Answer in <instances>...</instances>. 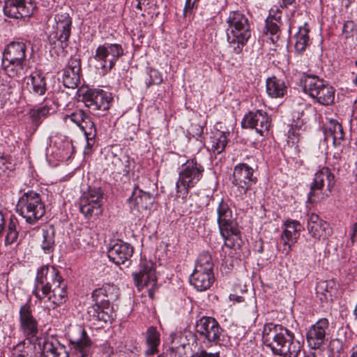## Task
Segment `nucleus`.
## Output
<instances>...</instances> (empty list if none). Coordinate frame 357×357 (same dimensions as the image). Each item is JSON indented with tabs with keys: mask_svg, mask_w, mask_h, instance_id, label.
<instances>
[{
	"mask_svg": "<svg viewBox=\"0 0 357 357\" xmlns=\"http://www.w3.org/2000/svg\"><path fill=\"white\" fill-rule=\"evenodd\" d=\"M197 333L209 343L220 345L222 344V328L213 317H203L196 324Z\"/></svg>",
	"mask_w": 357,
	"mask_h": 357,
	"instance_id": "f8f14e48",
	"label": "nucleus"
},
{
	"mask_svg": "<svg viewBox=\"0 0 357 357\" xmlns=\"http://www.w3.org/2000/svg\"><path fill=\"white\" fill-rule=\"evenodd\" d=\"M42 352L43 357H69L65 347L53 337L43 341Z\"/></svg>",
	"mask_w": 357,
	"mask_h": 357,
	"instance_id": "c85d7f7f",
	"label": "nucleus"
},
{
	"mask_svg": "<svg viewBox=\"0 0 357 357\" xmlns=\"http://www.w3.org/2000/svg\"><path fill=\"white\" fill-rule=\"evenodd\" d=\"M72 25V18L68 13L65 12L56 13L54 17L52 30L49 36L50 43L56 44V42H59L63 47V43H67L69 40Z\"/></svg>",
	"mask_w": 357,
	"mask_h": 357,
	"instance_id": "9d476101",
	"label": "nucleus"
},
{
	"mask_svg": "<svg viewBox=\"0 0 357 357\" xmlns=\"http://www.w3.org/2000/svg\"><path fill=\"white\" fill-rule=\"evenodd\" d=\"M199 0H185V4L183 9L184 16L186 17L188 13H191L194 8H197Z\"/></svg>",
	"mask_w": 357,
	"mask_h": 357,
	"instance_id": "09e8293b",
	"label": "nucleus"
},
{
	"mask_svg": "<svg viewBox=\"0 0 357 357\" xmlns=\"http://www.w3.org/2000/svg\"><path fill=\"white\" fill-rule=\"evenodd\" d=\"M350 357H357V344L351 348Z\"/></svg>",
	"mask_w": 357,
	"mask_h": 357,
	"instance_id": "680f3d73",
	"label": "nucleus"
},
{
	"mask_svg": "<svg viewBox=\"0 0 357 357\" xmlns=\"http://www.w3.org/2000/svg\"><path fill=\"white\" fill-rule=\"evenodd\" d=\"M296 2V0H282L281 7H287Z\"/></svg>",
	"mask_w": 357,
	"mask_h": 357,
	"instance_id": "bf43d9fd",
	"label": "nucleus"
},
{
	"mask_svg": "<svg viewBox=\"0 0 357 357\" xmlns=\"http://www.w3.org/2000/svg\"><path fill=\"white\" fill-rule=\"evenodd\" d=\"M19 330L26 339L37 336L39 331L38 320L33 314L31 305L26 303L19 310Z\"/></svg>",
	"mask_w": 357,
	"mask_h": 357,
	"instance_id": "f3484780",
	"label": "nucleus"
},
{
	"mask_svg": "<svg viewBox=\"0 0 357 357\" xmlns=\"http://www.w3.org/2000/svg\"><path fill=\"white\" fill-rule=\"evenodd\" d=\"M194 357H220L219 353H209L205 350H202L195 354Z\"/></svg>",
	"mask_w": 357,
	"mask_h": 357,
	"instance_id": "6e6d98bb",
	"label": "nucleus"
},
{
	"mask_svg": "<svg viewBox=\"0 0 357 357\" xmlns=\"http://www.w3.org/2000/svg\"><path fill=\"white\" fill-rule=\"evenodd\" d=\"M65 122L70 121L77 125L84 133L87 138L94 137L96 133L95 123L91 117L82 109H77L70 114L64 116Z\"/></svg>",
	"mask_w": 357,
	"mask_h": 357,
	"instance_id": "4be33fe9",
	"label": "nucleus"
},
{
	"mask_svg": "<svg viewBox=\"0 0 357 357\" xmlns=\"http://www.w3.org/2000/svg\"><path fill=\"white\" fill-rule=\"evenodd\" d=\"M335 176L327 167H323L314 174L308 193L310 203L318 202L328 197L335 185Z\"/></svg>",
	"mask_w": 357,
	"mask_h": 357,
	"instance_id": "0eeeda50",
	"label": "nucleus"
},
{
	"mask_svg": "<svg viewBox=\"0 0 357 357\" xmlns=\"http://www.w3.org/2000/svg\"><path fill=\"white\" fill-rule=\"evenodd\" d=\"M267 17L271 18L273 21L282 24V13L279 8L276 7L275 8H271L269 12V15Z\"/></svg>",
	"mask_w": 357,
	"mask_h": 357,
	"instance_id": "de8ad7c7",
	"label": "nucleus"
},
{
	"mask_svg": "<svg viewBox=\"0 0 357 357\" xmlns=\"http://www.w3.org/2000/svg\"><path fill=\"white\" fill-rule=\"evenodd\" d=\"M285 327L280 324L267 323L264 325L262 332V341L264 344L268 347L272 352L275 348L278 339Z\"/></svg>",
	"mask_w": 357,
	"mask_h": 357,
	"instance_id": "cd10ccee",
	"label": "nucleus"
},
{
	"mask_svg": "<svg viewBox=\"0 0 357 357\" xmlns=\"http://www.w3.org/2000/svg\"><path fill=\"white\" fill-rule=\"evenodd\" d=\"M280 336L273 353L283 357H298L301 351V344L295 340L294 333L284 328Z\"/></svg>",
	"mask_w": 357,
	"mask_h": 357,
	"instance_id": "2eb2a0df",
	"label": "nucleus"
},
{
	"mask_svg": "<svg viewBox=\"0 0 357 357\" xmlns=\"http://www.w3.org/2000/svg\"><path fill=\"white\" fill-rule=\"evenodd\" d=\"M160 335L155 327H149L146 333V342L148 348L145 351L146 356H151L158 352V346L160 343Z\"/></svg>",
	"mask_w": 357,
	"mask_h": 357,
	"instance_id": "72a5a7b5",
	"label": "nucleus"
},
{
	"mask_svg": "<svg viewBox=\"0 0 357 357\" xmlns=\"http://www.w3.org/2000/svg\"><path fill=\"white\" fill-rule=\"evenodd\" d=\"M149 0H139V1H137L136 8L138 10H142L143 8H145V7L149 4Z\"/></svg>",
	"mask_w": 357,
	"mask_h": 357,
	"instance_id": "13d9d810",
	"label": "nucleus"
},
{
	"mask_svg": "<svg viewBox=\"0 0 357 357\" xmlns=\"http://www.w3.org/2000/svg\"><path fill=\"white\" fill-rule=\"evenodd\" d=\"M307 229L310 235L315 238H327L331 234V229L328 223L323 220L319 216L314 213L307 215Z\"/></svg>",
	"mask_w": 357,
	"mask_h": 357,
	"instance_id": "b1692460",
	"label": "nucleus"
},
{
	"mask_svg": "<svg viewBox=\"0 0 357 357\" xmlns=\"http://www.w3.org/2000/svg\"><path fill=\"white\" fill-rule=\"evenodd\" d=\"M257 181L253 176V169L245 163H240L235 166L233 172L232 183L243 190V194Z\"/></svg>",
	"mask_w": 357,
	"mask_h": 357,
	"instance_id": "aec40b11",
	"label": "nucleus"
},
{
	"mask_svg": "<svg viewBox=\"0 0 357 357\" xmlns=\"http://www.w3.org/2000/svg\"><path fill=\"white\" fill-rule=\"evenodd\" d=\"M131 208L137 210L139 212L150 211L155 202V197L149 192L135 187L132 195L128 199Z\"/></svg>",
	"mask_w": 357,
	"mask_h": 357,
	"instance_id": "a878e982",
	"label": "nucleus"
},
{
	"mask_svg": "<svg viewBox=\"0 0 357 357\" xmlns=\"http://www.w3.org/2000/svg\"><path fill=\"white\" fill-rule=\"evenodd\" d=\"M133 280L138 290L146 287L149 295L153 297V289L157 285L155 269L152 261H144L140 264L138 272L132 273Z\"/></svg>",
	"mask_w": 357,
	"mask_h": 357,
	"instance_id": "ddd939ff",
	"label": "nucleus"
},
{
	"mask_svg": "<svg viewBox=\"0 0 357 357\" xmlns=\"http://www.w3.org/2000/svg\"><path fill=\"white\" fill-rule=\"evenodd\" d=\"M40 275V278L44 280L47 284L53 289L59 283L64 282L59 271L54 266H44L41 267L37 272Z\"/></svg>",
	"mask_w": 357,
	"mask_h": 357,
	"instance_id": "2f4dec72",
	"label": "nucleus"
},
{
	"mask_svg": "<svg viewBox=\"0 0 357 357\" xmlns=\"http://www.w3.org/2000/svg\"><path fill=\"white\" fill-rule=\"evenodd\" d=\"M112 97L102 90H90L84 96L85 105L96 115H103L110 107Z\"/></svg>",
	"mask_w": 357,
	"mask_h": 357,
	"instance_id": "dca6fc26",
	"label": "nucleus"
},
{
	"mask_svg": "<svg viewBox=\"0 0 357 357\" xmlns=\"http://www.w3.org/2000/svg\"><path fill=\"white\" fill-rule=\"evenodd\" d=\"M337 293V284L333 280H321L317 283L316 294L322 303L332 301Z\"/></svg>",
	"mask_w": 357,
	"mask_h": 357,
	"instance_id": "c756f323",
	"label": "nucleus"
},
{
	"mask_svg": "<svg viewBox=\"0 0 357 357\" xmlns=\"http://www.w3.org/2000/svg\"><path fill=\"white\" fill-rule=\"evenodd\" d=\"M309 28L305 23L303 26H300L298 31L296 33L294 48L297 53H303L309 45Z\"/></svg>",
	"mask_w": 357,
	"mask_h": 357,
	"instance_id": "c9c22d12",
	"label": "nucleus"
},
{
	"mask_svg": "<svg viewBox=\"0 0 357 357\" xmlns=\"http://www.w3.org/2000/svg\"><path fill=\"white\" fill-rule=\"evenodd\" d=\"M282 24L273 21L271 18L267 17L266 20L265 30L266 34L270 33L271 36V40L273 41L274 38L278 39L279 37V33L280 31V26Z\"/></svg>",
	"mask_w": 357,
	"mask_h": 357,
	"instance_id": "c03bdc74",
	"label": "nucleus"
},
{
	"mask_svg": "<svg viewBox=\"0 0 357 357\" xmlns=\"http://www.w3.org/2000/svg\"><path fill=\"white\" fill-rule=\"evenodd\" d=\"M263 250H264V249H263L262 243H260L259 248L257 249V252H259V253H261L263 252Z\"/></svg>",
	"mask_w": 357,
	"mask_h": 357,
	"instance_id": "69168bd1",
	"label": "nucleus"
},
{
	"mask_svg": "<svg viewBox=\"0 0 357 357\" xmlns=\"http://www.w3.org/2000/svg\"><path fill=\"white\" fill-rule=\"evenodd\" d=\"M26 84L29 92L33 95L43 96L47 90L45 77L38 73L31 75Z\"/></svg>",
	"mask_w": 357,
	"mask_h": 357,
	"instance_id": "f704fd0d",
	"label": "nucleus"
},
{
	"mask_svg": "<svg viewBox=\"0 0 357 357\" xmlns=\"http://www.w3.org/2000/svg\"><path fill=\"white\" fill-rule=\"evenodd\" d=\"M354 314L356 317V318H357V304L356 305V307L354 308Z\"/></svg>",
	"mask_w": 357,
	"mask_h": 357,
	"instance_id": "774afa93",
	"label": "nucleus"
},
{
	"mask_svg": "<svg viewBox=\"0 0 357 357\" xmlns=\"http://www.w3.org/2000/svg\"><path fill=\"white\" fill-rule=\"evenodd\" d=\"M36 8L35 0H6L3 13L9 17L22 19L31 16Z\"/></svg>",
	"mask_w": 357,
	"mask_h": 357,
	"instance_id": "a211bd4d",
	"label": "nucleus"
},
{
	"mask_svg": "<svg viewBox=\"0 0 357 357\" xmlns=\"http://www.w3.org/2000/svg\"><path fill=\"white\" fill-rule=\"evenodd\" d=\"M204 171V167L195 158L188 160L183 164L176 183V197L184 199L189 190L202 179Z\"/></svg>",
	"mask_w": 357,
	"mask_h": 357,
	"instance_id": "39448f33",
	"label": "nucleus"
},
{
	"mask_svg": "<svg viewBox=\"0 0 357 357\" xmlns=\"http://www.w3.org/2000/svg\"><path fill=\"white\" fill-rule=\"evenodd\" d=\"M356 25L353 21H347L342 27V32L346 35V37H349L351 33L354 31Z\"/></svg>",
	"mask_w": 357,
	"mask_h": 357,
	"instance_id": "8fccbe9b",
	"label": "nucleus"
},
{
	"mask_svg": "<svg viewBox=\"0 0 357 357\" xmlns=\"http://www.w3.org/2000/svg\"><path fill=\"white\" fill-rule=\"evenodd\" d=\"M356 238H357V222L354 223L351 227V234L350 238L352 243H354Z\"/></svg>",
	"mask_w": 357,
	"mask_h": 357,
	"instance_id": "4d7b16f0",
	"label": "nucleus"
},
{
	"mask_svg": "<svg viewBox=\"0 0 357 357\" xmlns=\"http://www.w3.org/2000/svg\"><path fill=\"white\" fill-rule=\"evenodd\" d=\"M28 357H40V355L39 353H34L33 355L28 356Z\"/></svg>",
	"mask_w": 357,
	"mask_h": 357,
	"instance_id": "338daca9",
	"label": "nucleus"
},
{
	"mask_svg": "<svg viewBox=\"0 0 357 357\" xmlns=\"http://www.w3.org/2000/svg\"><path fill=\"white\" fill-rule=\"evenodd\" d=\"M168 351L169 352L170 357H176L175 349L174 347L170 348ZM158 357H165L164 355H160Z\"/></svg>",
	"mask_w": 357,
	"mask_h": 357,
	"instance_id": "052dcab7",
	"label": "nucleus"
},
{
	"mask_svg": "<svg viewBox=\"0 0 357 357\" xmlns=\"http://www.w3.org/2000/svg\"><path fill=\"white\" fill-rule=\"evenodd\" d=\"M242 126L246 128H254L257 132L264 135L268 131L271 126V119L266 112L261 110L250 112L245 115L241 122Z\"/></svg>",
	"mask_w": 357,
	"mask_h": 357,
	"instance_id": "412c9836",
	"label": "nucleus"
},
{
	"mask_svg": "<svg viewBox=\"0 0 357 357\" xmlns=\"http://www.w3.org/2000/svg\"><path fill=\"white\" fill-rule=\"evenodd\" d=\"M284 229L280 235L283 243V252L289 255L292 246L297 242L300 236L301 225L298 221L295 220H287L284 223Z\"/></svg>",
	"mask_w": 357,
	"mask_h": 357,
	"instance_id": "5701e85b",
	"label": "nucleus"
},
{
	"mask_svg": "<svg viewBox=\"0 0 357 357\" xmlns=\"http://www.w3.org/2000/svg\"><path fill=\"white\" fill-rule=\"evenodd\" d=\"M119 170H122L123 172H128V165H125V167H119Z\"/></svg>",
	"mask_w": 357,
	"mask_h": 357,
	"instance_id": "0e129e2a",
	"label": "nucleus"
},
{
	"mask_svg": "<svg viewBox=\"0 0 357 357\" xmlns=\"http://www.w3.org/2000/svg\"><path fill=\"white\" fill-rule=\"evenodd\" d=\"M133 254V248L121 241H116L107 249V257L116 265L124 264L129 261Z\"/></svg>",
	"mask_w": 357,
	"mask_h": 357,
	"instance_id": "393cba45",
	"label": "nucleus"
},
{
	"mask_svg": "<svg viewBox=\"0 0 357 357\" xmlns=\"http://www.w3.org/2000/svg\"><path fill=\"white\" fill-rule=\"evenodd\" d=\"M81 62L80 59L71 57L63 70V85L69 89H75L80 83Z\"/></svg>",
	"mask_w": 357,
	"mask_h": 357,
	"instance_id": "bb28decb",
	"label": "nucleus"
},
{
	"mask_svg": "<svg viewBox=\"0 0 357 357\" xmlns=\"http://www.w3.org/2000/svg\"><path fill=\"white\" fill-rule=\"evenodd\" d=\"M329 331V321L326 318L319 319L307 331V342L312 349H319L327 340L326 335Z\"/></svg>",
	"mask_w": 357,
	"mask_h": 357,
	"instance_id": "6ab92c4d",
	"label": "nucleus"
},
{
	"mask_svg": "<svg viewBox=\"0 0 357 357\" xmlns=\"http://www.w3.org/2000/svg\"><path fill=\"white\" fill-rule=\"evenodd\" d=\"M213 275V268H206L195 265V270L192 274Z\"/></svg>",
	"mask_w": 357,
	"mask_h": 357,
	"instance_id": "603ef678",
	"label": "nucleus"
},
{
	"mask_svg": "<svg viewBox=\"0 0 357 357\" xmlns=\"http://www.w3.org/2000/svg\"><path fill=\"white\" fill-rule=\"evenodd\" d=\"M190 129L193 137H200L204 132V127L199 124L192 123Z\"/></svg>",
	"mask_w": 357,
	"mask_h": 357,
	"instance_id": "5fc2aeb1",
	"label": "nucleus"
},
{
	"mask_svg": "<svg viewBox=\"0 0 357 357\" xmlns=\"http://www.w3.org/2000/svg\"><path fill=\"white\" fill-rule=\"evenodd\" d=\"M150 77L151 84H160L162 82V75L158 70H151Z\"/></svg>",
	"mask_w": 357,
	"mask_h": 357,
	"instance_id": "3c124183",
	"label": "nucleus"
},
{
	"mask_svg": "<svg viewBox=\"0 0 357 357\" xmlns=\"http://www.w3.org/2000/svg\"><path fill=\"white\" fill-rule=\"evenodd\" d=\"M214 275L191 274L190 282L198 291L208 289L214 282Z\"/></svg>",
	"mask_w": 357,
	"mask_h": 357,
	"instance_id": "e433bc0d",
	"label": "nucleus"
},
{
	"mask_svg": "<svg viewBox=\"0 0 357 357\" xmlns=\"http://www.w3.org/2000/svg\"><path fill=\"white\" fill-rule=\"evenodd\" d=\"M303 91L320 105H330L334 102L335 89L317 76L307 75L304 78Z\"/></svg>",
	"mask_w": 357,
	"mask_h": 357,
	"instance_id": "423d86ee",
	"label": "nucleus"
},
{
	"mask_svg": "<svg viewBox=\"0 0 357 357\" xmlns=\"http://www.w3.org/2000/svg\"><path fill=\"white\" fill-rule=\"evenodd\" d=\"M227 40L236 54L242 52L251 36L248 18L240 11L230 12L227 19Z\"/></svg>",
	"mask_w": 357,
	"mask_h": 357,
	"instance_id": "f257e3e1",
	"label": "nucleus"
},
{
	"mask_svg": "<svg viewBox=\"0 0 357 357\" xmlns=\"http://www.w3.org/2000/svg\"><path fill=\"white\" fill-rule=\"evenodd\" d=\"M16 212L31 225L36 224L45 213L41 195L33 190L24 192L18 199Z\"/></svg>",
	"mask_w": 357,
	"mask_h": 357,
	"instance_id": "20e7f679",
	"label": "nucleus"
},
{
	"mask_svg": "<svg viewBox=\"0 0 357 357\" xmlns=\"http://www.w3.org/2000/svg\"><path fill=\"white\" fill-rule=\"evenodd\" d=\"M211 149L215 154L221 153L227 144V137L225 132L216 133L211 138Z\"/></svg>",
	"mask_w": 357,
	"mask_h": 357,
	"instance_id": "79ce46f5",
	"label": "nucleus"
},
{
	"mask_svg": "<svg viewBox=\"0 0 357 357\" xmlns=\"http://www.w3.org/2000/svg\"><path fill=\"white\" fill-rule=\"evenodd\" d=\"M19 221L17 218L11 215L9 219L7 232L5 238V245H12L17 242L19 237Z\"/></svg>",
	"mask_w": 357,
	"mask_h": 357,
	"instance_id": "ea45409f",
	"label": "nucleus"
},
{
	"mask_svg": "<svg viewBox=\"0 0 357 357\" xmlns=\"http://www.w3.org/2000/svg\"><path fill=\"white\" fill-rule=\"evenodd\" d=\"M230 298L231 300L236 301L237 302L243 301V298L241 296H235V295H230Z\"/></svg>",
	"mask_w": 357,
	"mask_h": 357,
	"instance_id": "e2e57ef3",
	"label": "nucleus"
},
{
	"mask_svg": "<svg viewBox=\"0 0 357 357\" xmlns=\"http://www.w3.org/2000/svg\"><path fill=\"white\" fill-rule=\"evenodd\" d=\"M123 55L122 46L117 43H105L96 50L94 59L98 62L102 73L109 72L116 61Z\"/></svg>",
	"mask_w": 357,
	"mask_h": 357,
	"instance_id": "1a4fd4ad",
	"label": "nucleus"
},
{
	"mask_svg": "<svg viewBox=\"0 0 357 357\" xmlns=\"http://www.w3.org/2000/svg\"><path fill=\"white\" fill-rule=\"evenodd\" d=\"M324 135L326 139H328L330 137L333 139L335 146L341 144L344 137L342 124L335 119L328 121L324 130Z\"/></svg>",
	"mask_w": 357,
	"mask_h": 357,
	"instance_id": "7c9ffc66",
	"label": "nucleus"
},
{
	"mask_svg": "<svg viewBox=\"0 0 357 357\" xmlns=\"http://www.w3.org/2000/svg\"><path fill=\"white\" fill-rule=\"evenodd\" d=\"M54 229L52 227H49L43 230V241L41 248L47 254L52 252L54 249Z\"/></svg>",
	"mask_w": 357,
	"mask_h": 357,
	"instance_id": "37998d69",
	"label": "nucleus"
},
{
	"mask_svg": "<svg viewBox=\"0 0 357 357\" xmlns=\"http://www.w3.org/2000/svg\"><path fill=\"white\" fill-rule=\"evenodd\" d=\"M67 285L65 282L57 284L52 290L51 295L48 297V300L54 306L59 305L66 303L68 299L66 290Z\"/></svg>",
	"mask_w": 357,
	"mask_h": 357,
	"instance_id": "4c0bfd02",
	"label": "nucleus"
},
{
	"mask_svg": "<svg viewBox=\"0 0 357 357\" xmlns=\"http://www.w3.org/2000/svg\"><path fill=\"white\" fill-rule=\"evenodd\" d=\"M52 289L45 282L44 280L40 279V275L37 273L35 287L33 290V294L39 300H43L51 295Z\"/></svg>",
	"mask_w": 357,
	"mask_h": 357,
	"instance_id": "a19ab883",
	"label": "nucleus"
},
{
	"mask_svg": "<svg viewBox=\"0 0 357 357\" xmlns=\"http://www.w3.org/2000/svg\"><path fill=\"white\" fill-rule=\"evenodd\" d=\"M70 344L77 357H89L91 352L92 342L84 328L75 326L68 332Z\"/></svg>",
	"mask_w": 357,
	"mask_h": 357,
	"instance_id": "4468645a",
	"label": "nucleus"
},
{
	"mask_svg": "<svg viewBox=\"0 0 357 357\" xmlns=\"http://www.w3.org/2000/svg\"><path fill=\"white\" fill-rule=\"evenodd\" d=\"M116 290L115 286L109 284L95 289L92 293L94 304L88 310L90 317L105 323L111 321L113 319V310L110 306V300L116 297Z\"/></svg>",
	"mask_w": 357,
	"mask_h": 357,
	"instance_id": "7ed1b4c3",
	"label": "nucleus"
},
{
	"mask_svg": "<svg viewBox=\"0 0 357 357\" xmlns=\"http://www.w3.org/2000/svg\"><path fill=\"white\" fill-rule=\"evenodd\" d=\"M27 45L22 41H13L5 48L1 68L9 77H22L26 71Z\"/></svg>",
	"mask_w": 357,
	"mask_h": 357,
	"instance_id": "f03ea898",
	"label": "nucleus"
},
{
	"mask_svg": "<svg viewBox=\"0 0 357 357\" xmlns=\"http://www.w3.org/2000/svg\"><path fill=\"white\" fill-rule=\"evenodd\" d=\"M196 265L213 268V263L211 255L208 252H202L197 259Z\"/></svg>",
	"mask_w": 357,
	"mask_h": 357,
	"instance_id": "a18cd8bd",
	"label": "nucleus"
},
{
	"mask_svg": "<svg viewBox=\"0 0 357 357\" xmlns=\"http://www.w3.org/2000/svg\"><path fill=\"white\" fill-rule=\"evenodd\" d=\"M266 92L271 98H281L286 93L287 86L282 79L273 76L266 80Z\"/></svg>",
	"mask_w": 357,
	"mask_h": 357,
	"instance_id": "473e14b6",
	"label": "nucleus"
},
{
	"mask_svg": "<svg viewBox=\"0 0 357 357\" xmlns=\"http://www.w3.org/2000/svg\"><path fill=\"white\" fill-rule=\"evenodd\" d=\"M54 112V110L51 106L45 105L37 109H31L29 115L32 123L37 128L45 119Z\"/></svg>",
	"mask_w": 357,
	"mask_h": 357,
	"instance_id": "58836bf2",
	"label": "nucleus"
},
{
	"mask_svg": "<svg viewBox=\"0 0 357 357\" xmlns=\"http://www.w3.org/2000/svg\"><path fill=\"white\" fill-rule=\"evenodd\" d=\"M14 165L9 157L0 154V175L6 173L7 170L11 171Z\"/></svg>",
	"mask_w": 357,
	"mask_h": 357,
	"instance_id": "49530a36",
	"label": "nucleus"
},
{
	"mask_svg": "<svg viewBox=\"0 0 357 357\" xmlns=\"http://www.w3.org/2000/svg\"><path fill=\"white\" fill-rule=\"evenodd\" d=\"M22 348L21 345L15 347L12 351V357H28V352Z\"/></svg>",
	"mask_w": 357,
	"mask_h": 357,
	"instance_id": "864d4df0",
	"label": "nucleus"
},
{
	"mask_svg": "<svg viewBox=\"0 0 357 357\" xmlns=\"http://www.w3.org/2000/svg\"><path fill=\"white\" fill-rule=\"evenodd\" d=\"M103 192L100 188H89L80 198L79 208L86 218L98 216L102 212Z\"/></svg>",
	"mask_w": 357,
	"mask_h": 357,
	"instance_id": "9b49d317",
	"label": "nucleus"
},
{
	"mask_svg": "<svg viewBox=\"0 0 357 357\" xmlns=\"http://www.w3.org/2000/svg\"><path fill=\"white\" fill-rule=\"evenodd\" d=\"M216 213L220 234L225 240L224 244L231 248L227 241L230 236H237L240 234L237 223L233 218L232 211L228 204L222 199L217 206Z\"/></svg>",
	"mask_w": 357,
	"mask_h": 357,
	"instance_id": "6e6552de",
	"label": "nucleus"
}]
</instances>
